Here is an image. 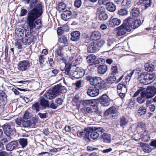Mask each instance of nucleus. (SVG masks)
Masks as SVG:
<instances>
[{
  "label": "nucleus",
  "mask_w": 156,
  "mask_h": 156,
  "mask_svg": "<svg viewBox=\"0 0 156 156\" xmlns=\"http://www.w3.org/2000/svg\"><path fill=\"white\" fill-rule=\"evenodd\" d=\"M42 10L40 9L36 8L33 9L29 11L27 16L26 22L31 31L34 29H39L41 25V22L40 20H36L42 14Z\"/></svg>",
  "instance_id": "f257e3e1"
},
{
  "label": "nucleus",
  "mask_w": 156,
  "mask_h": 156,
  "mask_svg": "<svg viewBox=\"0 0 156 156\" xmlns=\"http://www.w3.org/2000/svg\"><path fill=\"white\" fill-rule=\"evenodd\" d=\"M105 130L101 127L93 126L85 128L84 131L86 132V134L88 133L90 137L93 140L98 138L100 133L101 134L104 132Z\"/></svg>",
  "instance_id": "f03ea898"
},
{
  "label": "nucleus",
  "mask_w": 156,
  "mask_h": 156,
  "mask_svg": "<svg viewBox=\"0 0 156 156\" xmlns=\"http://www.w3.org/2000/svg\"><path fill=\"white\" fill-rule=\"evenodd\" d=\"M87 79L90 81L91 85L96 86L100 89L104 88L106 86L105 82L99 77L88 76Z\"/></svg>",
  "instance_id": "7ed1b4c3"
},
{
  "label": "nucleus",
  "mask_w": 156,
  "mask_h": 156,
  "mask_svg": "<svg viewBox=\"0 0 156 156\" xmlns=\"http://www.w3.org/2000/svg\"><path fill=\"white\" fill-rule=\"evenodd\" d=\"M14 123L12 122L6 123L3 125V129L5 133L7 136L13 135L15 132V129L13 128Z\"/></svg>",
  "instance_id": "20e7f679"
},
{
  "label": "nucleus",
  "mask_w": 156,
  "mask_h": 156,
  "mask_svg": "<svg viewBox=\"0 0 156 156\" xmlns=\"http://www.w3.org/2000/svg\"><path fill=\"white\" fill-rule=\"evenodd\" d=\"M142 92L147 98H151L156 94V89L153 86H148L146 90Z\"/></svg>",
  "instance_id": "39448f33"
},
{
  "label": "nucleus",
  "mask_w": 156,
  "mask_h": 156,
  "mask_svg": "<svg viewBox=\"0 0 156 156\" xmlns=\"http://www.w3.org/2000/svg\"><path fill=\"white\" fill-rule=\"evenodd\" d=\"M34 38V36L30 32H27V34L25 33V37L21 39L22 42L24 44L28 45L33 42Z\"/></svg>",
  "instance_id": "423d86ee"
},
{
  "label": "nucleus",
  "mask_w": 156,
  "mask_h": 156,
  "mask_svg": "<svg viewBox=\"0 0 156 156\" xmlns=\"http://www.w3.org/2000/svg\"><path fill=\"white\" fill-rule=\"evenodd\" d=\"M30 63L27 60H23L20 61L18 65L19 70L25 71L27 70L30 67Z\"/></svg>",
  "instance_id": "0eeeda50"
},
{
  "label": "nucleus",
  "mask_w": 156,
  "mask_h": 156,
  "mask_svg": "<svg viewBox=\"0 0 156 156\" xmlns=\"http://www.w3.org/2000/svg\"><path fill=\"white\" fill-rule=\"evenodd\" d=\"M87 93L89 96L92 97H94L98 95L99 91V89L96 88L91 87L87 90Z\"/></svg>",
  "instance_id": "6e6552de"
},
{
  "label": "nucleus",
  "mask_w": 156,
  "mask_h": 156,
  "mask_svg": "<svg viewBox=\"0 0 156 156\" xmlns=\"http://www.w3.org/2000/svg\"><path fill=\"white\" fill-rule=\"evenodd\" d=\"M54 88L46 92L44 95V98L47 100H51L55 98L57 95L56 92L54 91Z\"/></svg>",
  "instance_id": "1a4fd4ad"
},
{
  "label": "nucleus",
  "mask_w": 156,
  "mask_h": 156,
  "mask_svg": "<svg viewBox=\"0 0 156 156\" xmlns=\"http://www.w3.org/2000/svg\"><path fill=\"white\" fill-rule=\"evenodd\" d=\"M133 21V18L129 17L124 21L123 25L126 27L128 31H130L131 30L132 23Z\"/></svg>",
  "instance_id": "9d476101"
},
{
  "label": "nucleus",
  "mask_w": 156,
  "mask_h": 156,
  "mask_svg": "<svg viewBox=\"0 0 156 156\" xmlns=\"http://www.w3.org/2000/svg\"><path fill=\"white\" fill-rule=\"evenodd\" d=\"M98 45L97 41H92L90 44L87 50L89 52L94 53L98 49Z\"/></svg>",
  "instance_id": "9b49d317"
},
{
  "label": "nucleus",
  "mask_w": 156,
  "mask_h": 156,
  "mask_svg": "<svg viewBox=\"0 0 156 156\" xmlns=\"http://www.w3.org/2000/svg\"><path fill=\"white\" fill-rule=\"evenodd\" d=\"M121 23V21L120 19L117 18L112 17L109 22V27H113L116 26H119Z\"/></svg>",
  "instance_id": "f8f14e48"
},
{
  "label": "nucleus",
  "mask_w": 156,
  "mask_h": 156,
  "mask_svg": "<svg viewBox=\"0 0 156 156\" xmlns=\"http://www.w3.org/2000/svg\"><path fill=\"white\" fill-rule=\"evenodd\" d=\"M54 88V91L56 92V94L58 95L60 93H65L66 90L65 87L61 85H57L55 86Z\"/></svg>",
  "instance_id": "ddd939ff"
},
{
  "label": "nucleus",
  "mask_w": 156,
  "mask_h": 156,
  "mask_svg": "<svg viewBox=\"0 0 156 156\" xmlns=\"http://www.w3.org/2000/svg\"><path fill=\"white\" fill-rule=\"evenodd\" d=\"M101 104L104 106H107L110 104V99L106 95L102 96L100 99Z\"/></svg>",
  "instance_id": "4468645a"
},
{
  "label": "nucleus",
  "mask_w": 156,
  "mask_h": 156,
  "mask_svg": "<svg viewBox=\"0 0 156 156\" xmlns=\"http://www.w3.org/2000/svg\"><path fill=\"white\" fill-rule=\"evenodd\" d=\"M147 85L153 82L156 78L154 73L150 74L146 73Z\"/></svg>",
  "instance_id": "2eb2a0df"
},
{
  "label": "nucleus",
  "mask_w": 156,
  "mask_h": 156,
  "mask_svg": "<svg viewBox=\"0 0 156 156\" xmlns=\"http://www.w3.org/2000/svg\"><path fill=\"white\" fill-rule=\"evenodd\" d=\"M7 101V96L5 93L2 90H0V104L2 105H4Z\"/></svg>",
  "instance_id": "dca6fc26"
},
{
  "label": "nucleus",
  "mask_w": 156,
  "mask_h": 156,
  "mask_svg": "<svg viewBox=\"0 0 156 156\" xmlns=\"http://www.w3.org/2000/svg\"><path fill=\"white\" fill-rule=\"evenodd\" d=\"M18 145L16 141H13L9 143L6 146V149L7 151H12L14 150Z\"/></svg>",
  "instance_id": "f3484780"
},
{
  "label": "nucleus",
  "mask_w": 156,
  "mask_h": 156,
  "mask_svg": "<svg viewBox=\"0 0 156 156\" xmlns=\"http://www.w3.org/2000/svg\"><path fill=\"white\" fill-rule=\"evenodd\" d=\"M71 15L72 13L70 11L66 10L64 11L61 14V18L63 20L67 21L70 18Z\"/></svg>",
  "instance_id": "a211bd4d"
},
{
  "label": "nucleus",
  "mask_w": 156,
  "mask_h": 156,
  "mask_svg": "<svg viewBox=\"0 0 156 156\" xmlns=\"http://www.w3.org/2000/svg\"><path fill=\"white\" fill-rule=\"evenodd\" d=\"M106 5L108 10L111 12H113L116 9L115 5L112 2H110L109 1L104 4Z\"/></svg>",
  "instance_id": "6ab92c4d"
},
{
  "label": "nucleus",
  "mask_w": 156,
  "mask_h": 156,
  "mask_svg": "<svg viewBox=\"0 0 156 156\" xmlns=\"http://www.w3.org/2000/svg\"><path fill=\"white\" fill-rule=\"evenodd\" d=\"M140 83L144 85H147L146 72H143L140 74L138 77Z\"/></svg>",
  "instance_id": "aec40b11"
},
{
  "label": "nucleus",
  "mask_w": 156,
  "mask_h": 156,
  "mask_svg": "<svg viewBox=\"0 0 156 156\" xmlns=\"http://www.w3.org/2000/svg\"><path fill=\"white\" fill-rule=\"evenodd\" d=\"M101 37L100 33L99 31H95L92 33L90 38L92 40H94V41H96L99 39Z\"/></svg>",
  "instance_id": "412c9836"
},
{
  "label": "nucleus",
  "mask_w": 156,
  "mask_h": 156,
  "mask_svg": "<svg viewBox=\"0 0 156 156\" xmlns=\"http://www.w3.org/2000/svg\"><path fill=\"white\" fill-rule=\"evenodd\" d=\"M126 31L127 30L126 27L122 24L118 27L117 34L119 36L122 35L126 34Z\"/></svg>",
  "instance_id": "4be33fe9"
},
{
  "label": "nucleus",
  "mask_w": 156,
  "mask_h": 156,
  "mask_svg": "<svg viewBox=\"0 0 156 156\" xmlns=\"http://www.w3.org/2000/svg\"><path fill=\"white\" fill-rule=\"evenodd\" d=\"M151 1L150 0H140L137 3L138 5L140 4H142L145 7V9H147L148 7L150 6L151 4Z\"/></svg>",
  "instance_id": "5701e85b"
},
{
  "label": "nucleus",
  "mask_w": 156,
  "mask_h": 156,
  "mask_svg": "<svg viewBox=\"0 0 156 156\" xmlns=\"http://www.w3.org/2000/svg\"><path fill=\"white\" fill-rule=\"evenodd\" d=\"M108 69L107 66L106 65H101L98 68V72L99 73L104 74Z\"/></svg>",
  "instance_id": "b1692460"
},
{
  "label": "nucleus",
  "mask_w": 156,
  "mask_h": 156,
  "mask_svg": "<svg viewBox=\"0 0 156 156\" xmlns=\"http://www.w3.org/2000/svg\"><path fill=\"white\" fill-rule=\"evenodd\" d=\"M72 37L71 40L73 41H77L80 38V33L79 31H75L71 34Z\"/></svg>",
  "instance_id": "393cba45"
},
{
  "label": "nucleus",
  "mask_w": 156,
  "mask_h": 156,
  "mask_svg": "<svg viewBox=\"0 0 156 156\" xmlns=\"http://www.w3.org/2000/svg\"><path fill=\"white\" fill-rule=\"evenodd\" d=\"M96 58V56L93 54L88 56L87 58L88 63L90 65H92L94 63V64Z\"/></svg>",
  "instance_id": "a878e982"
},
{
  "label": "nucleus",
  "mask_w": 156,
  "mask_h": 156,
  "mask_svg": "<svg viewBox=\"0 0 156 156\" xmlns=\"http://www.w3.org/2000/svg\"><path fill=\"white\" fill-rule=\"evenodd\" d=\"M144 66L145 70L147 71L152 72L154 70V66L151 64L146 63L145 64Z\"/></svg>",
  "instance_id": "bb28decb"
},
{
  "label": "nucleus",
  "mask_w": 156,
  "mask_h": 156,
  "mask_svg": "<svg viewBox=\"0 0 156 156\" xmlns=\"http://www.w3.org/2000/svg\"><path fill=\"white\" fill-rule=\"evenodd\" d=\"M147 98L144 93L142 92L140 93V96L137 98V101L140 104L143 103Z\"/></svg>",
  "instance_id": "cd10ccee"
},
{
  "label": "nucleus",
  "mask_w": 156,
  "mask_h": 156,
  "mask_svg": "<svg viewBox=\"0 0 156 156\" xmlns=\"http://www.w3.org/2000/svg\"><path fill=\"white\" fill-rule=\"evenodd\" d=\"M58 42L60 43L63 44L65 46H67L69 45L67 37L64 36L59 38Z\"/></svg>",
  "instance_id": "c85d7f7f"
},
{
  "label": "nucleus",
  "mask_w": 156,
  "mask_h": 156,
  "mask_svg": "<svg viewBox=\"0 0 156 156\" xmlns=\"http://www.w3.org/2000/svg\"><path fill=\"white\" fill-rule=\"evenodd\" d=\"M79 97L78 95H76L72 100L73 104L79 108L80 106V101L79 100Z\"/></svg>",
  "instance_id": "c756f323"
},
{
  "label": "nucleus",
  "mask_w": 156,
  "mask_h": 156,
  "mask_svg": "<svg viewBox=\"0 0 156 156\" xmlns=\"http://www.w3.org/2000/svg\"><path fill=\"white\" fill-rule=\"evenodd\" d=\"M117 110L115 107H112L107 109L105 112V114L106 115H108L109 114L114 113L116 114Z\"/></svg>",
  "instance_id": "7c9ffc66"
},
{
  "label": "nucleus",
  "mask_w": 156,
  "mask_h": 156,
  "mask_svg": "<svg viewBox=\"0 0 156 156\" xmlns=\"http://www.w3.org/2000/svg\"><path fill=\"white\" fill-rule=\"evenodd\" d=\"M141 21L140 20H136L133 21L132 23L131 29H135L138 27L141 24Z\"/></svg>",
  "instance_id": "2f4dec72"
},
{
  "label": "nucleus",
  "mask_w": 156,
  "mask_h": 156,
  "mask_svg": "<svg viewBox=\"0 0 156 156\" xmlns=\"http://www.w3.org/2000/svg\"><path fill=\"white\" fill-rule=\"evenodd\" d=\"M44 97H41L40 98L41 105L43 107H46L49 106V103L48 100Z\"/></svg>",
  "instance_id": "473e14b6"
},
{
  "label": "nucleus",
  "mask_w": 156,
  "mask_h": 156,
  "mask_svg": "<svg viewBox=\"0 0 156 156\" xmlns=\"http://www.w3.org/2000/svg\"><path fill=\"white\" fill-rule=\"evenodd\" d=\"M18 141L22 148H24L27 144V139L21 138L19 139Z\"/></svg>",
  "instance_id": "72a5a7b5"
},
{
  "label": "nucleus",
  "mask_w": 156,
  "mask_h": 156,
  "mask_svg": "<svg viewBox=\"0 0 156 156\" xmlns=\"http://www.w3.org/2000/svg\"><path fill=\"white\" fill-rule=\"evenodd\" d=\"M131 3L130 0H123L121 3V5L125 8L130 7Z\"/></svg>",
  "instance_id": "f704fd0d"
},
{
  "label": "nucleus",
  "mask_w": 156,
  "mask_h": 156,
  "mask_svg": "<svg viewBox=\"0 0 156 156\" xmlns=\"http://www.w3.org/2000/svg\"><path fill=\"white\" fill-rule=\"evenodd\" d=\"M102 138L106 142L109 143L111 141V136L109 134L104 133L102 135Z\"/></svg>",
  "instance_id": "c9c22d12"
},
{
  "label": "nucleus",
  "mask_w": 156,
  "mask_h": 156,
  "mask_svg": "<svg viewBox=\"0 0 156 156\" xmlns=\"http://www.w3.org/2000/svg\"><path fill=\"white\" fill-rule=\"evenodd\" d=\"M142 140L144 142H147L150 140V137L149 135L147 134L146 130H144V132L141 135Z\"/></svg>",
  "instance_id": "e433bc0d"
},
{
  "label": "nucleus",
  "mask_w": 156,
  "mask_h": 156,
  "mask_svg": "<svg viewBox=\"0 0 156 156\" xmlns=\"http://www.w3.org/2000/svg\"><path fill=\"white\" fill-rule=\"evenodd\" d=\"M62 47L61 46H59L57 48L55 51V53L56 55L57 56L62 57L63 56V54L62 52Z\"/></svg>",
  "instance_id": "4c0bfd02"
},
{
  "label": "nucleus",
  "mask_w": 156,
  "mask_h": 156,
  "mask_svg": "<svg viewBox=\"0 0 156 156\" xmlns=\"http://www.w3.org/2000/svg\"><path fill=\"white\" fill-rule=\"evenodd\" d=\"M15 33L18 37H23L24 34V30L20 28L16 29Z\"/></svg>",
  "instance_id": "58836bf2"
},
{
  "label": "nucleus",
  "mask_w": 156,
  "mask_h": 156,
  "mask_svg": "<svg viewBox=\"0 0 156 156\" xmlns=\"http://www.w3.org/2000/svg\"><path fill=\"white\" fill-rule=\"evenodd\" d=\"M22 42V40L21 39H17L16 41L14 43L15 46L19 49H22V45L21 43Z\"/></svg>",
  "instance_id": "ea45409f"
},
{
  "label": "nucleus",
  "mask_w": 156,
  "mask_h": 156,
  "mask_svg": "<svg viewBox=\"0 0 156 156\" xmlns=\"http://www.w3.org/2000/svg\"><path fill=\"white\" fill-rule=\"evenodd\" d=\"M140 10L137 8H134L132 11V15L133 16L136 17L138 16L140 14Z\"/></svg>",
  "instance_id": "a19ab883"
},
{
  "label": "nucleus",
  "mask_w": 156,
  "mask_h": 156,
  "mask_svg": "<svg viewBox=\"0 0 156 156\" xmlns=\"http://www.w3.org/2000/svg\"><path fill=\"white\" fill-rule=\"evenodd\" d=\"M117 14L121 16H126L128 14V11L126 9H121L118 11Z\"/></svg>",
  "instance_id": "79ce46f5"
},
{
  "label": "nucleus",
  "mask_w": 156,
  "mask_h": 156,
  "mask_svg": "<svg viewBox=\"0 0 156 156\" xmlns=\"http://www.w3.org/2000/svg\"><path fill=\"white\" fill-rule=\"evenodd\" d=\"M66 7V5L63 2H59L58 4V10L60 11L64 10L65 9Z\"/></svg>",
  "instance_id": "37998d69"
},
{
  "label": "nucleus",
  "mask_w": 156,
  "mask_h": 156,
  "mask_svg": "<svg viewBox=\"0 0 156 156\" xmlns=\"http://www.w3.org/2000/svg\"><path fill=\"white\" fill-rule=\"evenodd\" d=\"M108 18V15L106 12H104L99 15V19L101 20H105Z\"/></svg>",
  "instance_id": "c03bdc74"
},
{
  "label": "nucleus",
  "mask_w": 156,
  "mask_h": 156,
  "mask_svg": "<svg viewBox=\"0 0 156 156\" xmlns=\"http://www.w3.org/2000/svg\"><path fill=\"white\" fill-rule=\"evenodd\" d=\"M117 88L118 90H122L123 91H127V88L126 85L123 83H119L117 86Z\"/></svg>",
  "instance_id": "a18cd8bd"
},
{
  "label": "nucleus",
  "mask_w": 156,
  "mask_h": 156,
  "mask_svg": "<svg viewBox=\"0 0 156 156\" xmlns=\"http://www.w3.org/2000/svg\"><path fill=\"white\" fill-rule=\"evenodd\" d=\"M71 64H66V69H65V73L67 75H71L70 70L71 69Z\"/></svg>",
  "instance_id": "49530a36"
},
{
  "label": "nucleus",
  "mask_w": 156,
  "mask_h": 156,
  "mask_svg": "<svg viewBox=\"0 0 156 156\" xmlns=\"http://www.w3.org/2000/svg\"><path fill=\"white\" fill-rule=\"evenodd\" d=\"M93 101L91 100H81V103L84 106H87L90 105L92 103Z\"/></svg>",
  "instance_id": "de8ad7c7"
},
{
  "label": "nucleus",
  "mask_w": 156,
  "mask_h": 156,
  "mask_svg": "<svg viewBox=\"0 0 156 156\" xmlns=\"http://www.w3.org/2000/svg\"><path fill=\"white\" fill-rule=\"evenodd\" d=\"M146 112V109L144 107H140L138 110V113L140 115H144L145 114Z\"/></svg>",
  "instance_id": "09e8293b"
},
{
  "label": "nucleus",
  "mask_w": 156,
  "mask_h": 156,
  "mask_svg": "<svg viewBox=\"0 0 156 156\" xmlns=\"http://www.w3.org/2000/svg\"><path fill=\"white\" fill-rule=\"evenodd\" d=\"M31 124V121L29 120L24 121L22 123L23 126L24 127H30Z\"/></svg>",
  "instance_id": "8fccbe9b"
},
{
  "label": "nucleus",
  "mask_w": 156,
  "mask_h": 156,
  "mask_svg": "<svg viewBox=\"0 0 156 156\" xmlns=\"http://www.w3.org/2000/svg\"><path fill=\"white\" fill-rule=\"evenodd\" d=\"M128 121L126 120V119L124 117H122L120 119V125L121 126H125L127 124Z\"/></svg>",
  "instance_id": "3c124183"
},
{
  "label": "nucleus",
  "mask_w": 156,
  "mask_h": 156,
  "mask_svg": "<svg viewBox=\"0 0 156 156\" xmlns=\"http://www.w3.org/2000/svg\"><path fill=\"white\" fill-rule=\"evenodd\" d=\"M137 129L139 130H140V129H141L143 130H146L145 125L144 124L142 123H139L137 126Z\"/></svg>",
  "instance_id": "603ef678"
},
{
  "label": "nucleus",
  "mask_w": 156,
  "mask_h": 156,
  "mask_svg": "<svg viewBox=\"0 0 156 156\" xmlns=\"http://www.w3.org/2000/svg\"><path fill=\"white\" fill-rule=\"evenodd\" d=\"M83 69L77 67L76 69V71H75L74 73V74H77L79 73L80 75L81 76L84 75V73H83Z\"/></svg>",
  "instance_id": "864d4df0"
},
{
  "label": "nucleus",
  "mask_w": 156,
  "mask_h": 156,
  "mask_svg": "<svg viewBox=\"0 0 156 156\" xmlns=\"http://www.w3.org/2000/svg\"><path fill=\"white\" fill-rule=\"evenodd\" d=\"M105 12V9L103 7H100L97 9V12L99 15Z\"/></svg>",
  "instance_id": "5fc2aeb1"
},
{
  "label": "nucleus",
  "mask_w": 156,
  "mask_h": 156,
  "mask_svg": "<svg viewBox=\"0 0 156 156\" xmlns=\"http://www.w3.org/2000/svg\"><path fill=\"white\" fill-rule=\"evenodd\" d=\"M116 77L114 76H111L107 79V82L108 83H112L115 80Z\"/></svg>",
  "instance_id": "6e6d98bb"
},
{
  "label": "nucleus",
  "mask_w": 156,
  "mask_h": 156,
  "mask_svg": "<svg viewBox=\"0 0 156 156\" xmlns=\"http://www.w3.org/2000/svg\"><path fill=\"white\" fill-rule=\"evenodd\" d=\"M39 103H36L33 105L32 108L33 110H36L37 112L39 110Z\"/></svg>",
  "instance_id": "4d7b16f0"
},
{
  "label": "nucleus",
  "mask_w": 156,
  "mask_h": 156,
  "mask_svg": "<svg viewBox=\"0 0 156 156\" xmlns=\"http://www.w3.org/2000/svg\"><path fill=\"white\" fill-rule=\"evenodd\" d=\"M23 121V120L22 118H18L15 119L16 123L18 126H20Z\"/></svg>",
  "instance_id": "13d9d810"
},
{
  "label": "nucleus",
  "mask_w": 156,
  "mask_h": 156,
  "mask_svg": "<svg viewBox=\"0 0 156 156\" xmlns=\"http://www.w3.org/2000/svg\"><path fill=\"white\" fill-rule=\"evenodd\" d=\"M111 74L114 75L118 73V69L116 66H113L111 69Z\"/></svg>",
  "instance_id": "bf43d9fd"
},
{
  "label": "nucleus",
  "mask_w": 156,
  "mask_h": 156,
  "mask_svg": "<svg viewBox=\"0 0 156 156\" xmlns=\"http://www.w3.org/2000/svg\"><path fill=\"white\" fill-rule=\"evenodd\" d=\"M82 4L81 0H76L75 2V6L76 7L79 8Z\"/></svg>",
  "instance_id": "052dcab7"
},
{
  "label": "nucleus",
  "mask_w": 156,
  "mask_h": 156,
  "mask_svg": "<svg viewBox=\"0 0 156 156\" xmlns=\"http://www.w3.org/2000/svg\"><path fill=\"white\" fill-rule=\"evenodd\" d=\"M37 0H32L30 2V8L34 7L37 4Z\"/></svg>",
  "instance_id": "680f3d73"
},
{
  "label": "nucleus",
  "mask_w": 156,
  "mask_h": 156,
  "mask_svg": "<svg viewBox=\"0 0 156 156\" xmlns=\"http://www.w3.org/2000/svg\"><path fill=\"white\" fill-rule=\"evenodd\" d=\"M27 11L25 9H22L20 12V16H24L27 13Z\"/></svg>",
  "instance_id": "e2e57ef3"
},
{
  "label": "nucleus",
  "mask_w": 156,
  "mask_h": 156,
  "mask_svg": "<svg viewBox=\"0 0 156 156\" xmlns=\"http://www.w3.org/2000/svg\"><path fill=\"white\" fill-rule=\"evenodd\" d=\"M105 62V60L102 58H100L97 60L95 63V64H102L104 63Z\"/></svg>",
  "instance_id": "0e129e2a"
},
{
  "label": "nucleus",
  "mask_w": 156,
  "mask_h": 156,
  "mask_svg": "<svg viewBox=\"0 0 156 156\" xmlns=\"http://www.w3.org/2000/svg\"><path fill=\"white\" fill-rule=\"evenodd\" d=\"M147 106V107H149L150 111L151 112H154L156 108L155 106L153 104Z\"/></svg>",
  "instance_id": "69168bd1"
},
{
  "label": "nucleus",
  "mask_w": 156,
  "mask_h": 156,
  "mask_svg": "<svg viewBox=\"0 0 156 156\" xmlns=\"http://www.w3.org/2000/svg\"><path fill=\"white\" fill-rule=\"evenodd\" d=\"M30 117V113L29 112L27 111L24 115L23 118L26 119H27Z\"/></svg>",
  "instance_id": "338daca9"
},
{
  "label": "nucleus",
  "mask_w": 156,
  "mask_h": 156,
  "mask_svg": "<svg viewBox=\"0 0 156 156\" xmlns=\"http://www.w3.org/2000/svg\"><path fill=\"white\" fill-rule=\"evenodd\" d=\"M95 111V110L93 109L91 106L90 107H87L86 109V111L89 113L94 112Z\"/></svg>",
  "instance_id": "774afa93"
}]
</instances>
